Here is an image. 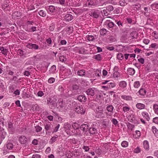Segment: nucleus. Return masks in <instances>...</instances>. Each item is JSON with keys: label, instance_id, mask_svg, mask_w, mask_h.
Segmentation results:
<instances>
[{"label": "nucleus", "instance_id": "f257e3e1", "mask_svg": "<svg viewBox=\"0 0 158 158\" xmlns=\"http://www.w3.org/2000/svg\"><path fill=\"white\" fill-rule=\"evenodd\" d=\"M75 111L81 114H84L85 112V110L83 108L82 105L76 104L75 106Z\"/></svg>", "mask_w": 158, "mask_h": 158}, {"label": "nucleus", "instance_id": "f03ea898", "mask_svg": "<svg viewBox=\"0 0 158 158\" xmlns=\"http://www.w3.org/2000/svg\"><path fill=\"white\" fill-rule=\"evenodd\" d=\"M47 101L48 104L51 106V108L52 109L56 106V103L54 99H52L49 98L47 99Z\"/></svg>", "mask_w": 158, "mask_h": 158}, {"label": "nucleus", "instance_id": "7ed1b4c3", "mask_svg": "<svg viewBox=\"0 0 158 158\" xmlns=\"http://www.w3.org/2000/svg\"><path fill=\"white\" fill-rule=\"evenodd\" d=\"M95 89L94 88H89L85 92L86 94L90 96H93L95 94Z\"/></svg>", "mask_w": 158, "mask_h": 158}, {"label": "nucleus", "instance_id": "20e7f679", "mask_svg": "<svg viewBox=\"0 0 158 158\" xmlns=\"http://www.w3.org/2000/svg\"><path fill=\"white\" fill-rule=\"evenodd\" d=\"M8 129L10 134H13L15 130L14 127L13 126V123L11 122H9L8 123Z\"/></svg>", "mask_w": 158, "mask_h": 158}, {"label": "nucleus", "instance_id": "39448f33", "mask_svg": "<svg viewBox=\"0 0 158 158\" xmlns=\"http://www.w3.org/2000/svg\"><path fill=\"white\" fill-rule=\"evenodd\" d=\"M27 47L30 49H37L39 48V46L35 44H32L31 43L28 44L27 46Z\"/></svg>", "mask_w": 158, "mask_h": 158}, {"label": "nucleus", "instance_id": "423d86ee", "mask_svg": "<svg viewBox=\"0 0 158 158\" xmlns=\"http://www.w3.org/2000/svg\"><path fill=\"white\" fill-rule=\"evenodd\" d=\"M106 23L107 24L108 28H112L113 27H115V29L118 28L117 26L114 25V23L112 22H109V21H107Z\"/></svg>", "mask_w": 158, "mask_h": 158}, {"label": "nucleus", "instance_id": "0eeeda50", "mask_svg": "<svg viewBox=\"0 0 158 158\" xmlns=\"http://www.w3.org/2000/svg\"><path fill=\"white\" fill-rule=\"evenodd\" d=\"M77 99L81 102H85L86 101L87 98L84 95H80L78 96Z\"/></svg>", "mask_w": 158, "mask_h": 158}, {"label": "nucleus", "instance_id": "6e6552de", "mask_svg": "<svg viewBox=\"0 0 158 158\" xmlns=\"http://www.w3.org/2000/svg\"><path fill=\"white\" fill-rule=\"evenodd\" d=\"M19 140L21 144H24L27 142V139L24 136H21L19 138Z\"/></svg>", "mask_w": 158, "mask_h": 158}, {"label": "nucleus", "instance_id": "1a4fd4ad", "mask_svg": "<svg viewBox=\"0 0 158 158\" xmlns=\"http://www.w3.org/2000/svg\"><path fill=\"white\" fill-rule=\"evenodd\" d=\"M86 4L88 6H95L96 5V4L95 2H94L93 1L88 0L86 2Z\"/></svg>", "mask_w": 158, "mask_h": 158}, {"label": "nucleus", "instance_id": "9d476101", "mask_svg": "<svg viewBox=\"0 0 158 158\" xmlns=\"http://www.w3.org/2000/svg\"><path fill=\"white\" fill-rule=\"evenodd\" d=\"M81 129L83 131L86 132L89 131L88 125L86 124H83L81 126Z\"/></svg>", "mask_w": 158, "mask_h": 158}, {"label": "nucleus", "instance_id": "9b49d317", "mask_svg": "<svg viewBox=\"0 0 158 158\" xmlns=\"http://www.w3.org/2000/svg\"><path fill=\"white\" fill-rule=\"evenodd\" d=\"M73 19V16L70 14H68L65 16V20L67 21H71Z\"/></svg>", "mask_w": 158, "mask_h": 158}, {"label": "nucleus", "instance_id": "f8f14e48", "mask_svg": "<svg viewBox=\"0 0 158 158\" xmlns=\"http://www.w3.org/2000/svg\"><path fill=\"white\" fill-rule=\"evenodd\" d=\"M47 10H48L51 12H53L56 10L55 7L53 6H50L46 7Z\"/></svg>", "mask_w": 158, "mask_h": 158}, {"label": "nucleus", "instance_id": "ddd939ff", "mask_svg": "<svg viewBox=\"0 0 158 158\" xmlns=\"http://www.w3.org/2000/svg\"><path fill=\"white\" fill-rule=\"evenodd\" d=\"M127 72L128 74L130 75H133L135 74V71L134 69L130 68L128 69L127 70Z\"/></svg>", "mask_w": 158, "mask_h": 158}, {"label": "nucleus", "instance_id": "4468645a", "mask_svg": "<svg viewBox=\"0 0 158 158\" xmlns=\"http://www.w3.org/2000/svg\"><path fill=\"white\" fill-rule=\"evenodd\" d=\"M136 107L139 109H144L145 107V105L141 103H138L136 105Z\"/></svg>", "mask_w": 158, "mask_h": 158}, {"label": "nucleus", "instance_id": "2eb2a0df", "mask_svg": "<svg viewBox=\"0 0 158 158\" xmlns=\"http://www.w3.org/2000/svg\"><path fill=\"white\" fill-rule=\"evenodd\" d=\"M143 145L145 149L146 150H148L149 149L148 142L147 140H145L143 142Z\"/></svg>", "mask_w": 158, "mask_h": 158}, {"label": "nucleus", "instance_id": "dca6fc26", "mask_svg": "<svg viewBox=\"0 0 158 158\" xmlns=\"http://www.w3.org/2000/svg\"><path fill=\"white\" fill-rule=\"evenodd\" d=\"M1 131L2 132L1 135V138L2 139L1 140L2 141V139H4L5 138V135H6V133L4 131V129L2 128L1 129Z\"/></svg>", "mask_w": 158, "mask_h": 158}, {"label": "nucleus", "instance_id": "f3484780", "mask_svg": "<svg viewBox=\"0 0 158 158\" xmlns=\"http://www.w3.org/2000/svg\"><path fill=\"white\" fill-rule=\"evenodd\" d=\"M89 133L91 134H94L96 133L97 130L96 128L94 127H90L89 129Z\"/></svg>", "mask_w": 158, "mask_h": 158}, {"label": "nucleus", "instance_id": "a211bd4d", "mask_svg": "<svg viewBox=\"0 0 158 158\" xmlns=\"http://www.w3.org/2000/svg\"><path fill=\"white\" fill-rule=\"evenodd\" d=\"M106 108L108 112H110L111 113L113 112L114 108L112 105H108L107 106Z\"/></svg>", "mask_w": 158, "mask_h": 158}, {"label": "nucleus", "instance_id": "6ab92c4d", "mask_svg": "<svg viewBox=\"0 0 158 158\" xmlns=\"http://www.w3.org/2000/svg\"><path fill=\"white\" fill-rule=\"evenodd\" d=\"M127 85V83L124 81H122L119 82V85L120 87L123 88L126 87Z\"/></svg>", "mask_w": 158, "mask_h": 158}, {"label": "nucleus", "instance_id": "aec40b11", "mask_svg": "<svg viewBox=\"0 0 158 158\" xmlns=\"http://www.w3.org/2000/svg\"><path fill=\"white\" fill-rule=\"evenodd\" d=\"M90 16L93 17L95 18H97L99 17V14L98 12L94 11L91 12Z\"/></svg>", "mask_w": 158, "mask_h": 158}, {"label": "nucleus", "instance_id": "412c9836", "mask_svg": "<svg viewBox=\"0 0 158 158\" xmlns=\"http://www.w3.org/2000/svg\"><path fill=\"white\" fill-rule=\"evenodd\" d=\"M142 114L143 116L147 120V121L149 120L150 119V118L149 117L148 114L147 112H143L142 113Z\"/></svg>", "mask_w": 158, "mask_h": 158}, {"label": "nucleus", "instance_id": "4be33fe9", "mask_svg": "<svg viewBox=\"0 0 158 158\" xmlns=\"http://www.w3.org/2000/svg\"><path fill=\"white\" fill-rule=\"evenodd\" d=\"M56 66L55 65L52 66L50 69L49 72L50 73H54L56 71Z\"/></svg>", "mask_w": 158, "mask_h": 158}, {"label": "nucleus", "instance_id": "5701e85b", "mask_svg": "<svg viewBox=\"0 0 158 158\" xmlns=\"http://www.w3.org/2000/svg\"><path fill=\"white\" fill-rule=\"evenodd\" d=\"M0 50L1 51L2 53L4 55H6L7 52V50L4 48L3 47H0Z\"/></svg>", "mask_w": 158, "mask_h": 158}, {"label": "nucleus", "instance_id": "b1692460", "mask_svg": "<svg viewBox=\"0 0 158 158\" xmlns=\"http://www.w3.org/2000/svg\"><path fill=\"white\" fill-rule=\"evenodd\" d=\"M85 70L83 69L78 71L77 72L78 75L81 76H83L85 75Z\"/></svg>", "mask_w": 158, "mask_h": 158}, {"label": "nucleus", "instance_id": "393cba45", "mask_svg": "<svg viewBox=\"0 0 158 158\" xmlns=\"http://www.w3.org/2000/svg\"><path fill=\"white\" fill-rule=\"evenodd\" d=\"M107 30L105 28H102L100 30V33L101 35H104L106 34L107 32Z\"/></svg>", "mask_w": 158, "mask_h": 158}, {"label": "nucleus", "instance_id": "a878e982", "mask_svg": "<svg viewBox=\"0 0 158 158\" xmlns=\"http://www.w3.org/2000/svg\"><path fill=\"white\" fill-rule=\"evenodd\" d=\"M146 90L143 88L141 89L139 91V94L141 95H144L146 93Z\"/></svg>", "mask_w": 158, "mask_h": 158}, {"label": "nucleus", "instance_id": "bb28decb", "mask_svg": "<svg viewBox=\"0 0 158 158\" xmlns=\"http://www.w3.org/2000/svg\"><path fill=\"white\" fill-rule=\"evenodd\" d=\"M153 109L155 112L158 114V105L156 104H154L153 106Z\"/></svg>", "mask_w": 158, "mask_h": 158}, {"label": "nucleus", "instance_id": "cd10ccee", "mask_svg": "<svg viewBox=\"0 0 158 158\" xmlns=\"http://www.w3.org/2000/svg\"><path fill=\"white\" fill-rule=\"evenodd\" d=\"M121 98H122L127 100H131V97L128 96H126V95H122L121 96Z\"/></svg>", "mask_w": 158, "mask_h": 158}, {"label": "nucleus", "instance_id": "c85d7f7f", "mask_svg": "<svg viewBox=\"0 0 158 158\" xmlns=\"http://www.w3.org/2000/svg\"><path fill=\"white\" fill-rule=\"evenodd\" d=\"M96 111L98 113H102L103 111V107L102 106H99L96 109Z\"/></svg>", "mask_w": 158, "mask_h": 158}, {"label": "nucleus", "instance_id": "c756f323", "mask_svg": "<svg viewBox=\"0 0 158 158\" xmlns=\"http://www.w3.org/2000/svg\"><path fill=\"white\" fill-rule=\"evenodd\" d=\"M151 6L152 9L155 10L156 9H158V3H154L152 4Z\"/></svg>", "mask_w": 158, "mask_h": 158}, {"label": "nucleus", "instance_id": "7c9ffc66", "mask_svg": "<svg viewBox=\"0 0 158 158\" xmlns=\"http://www.w3.org/2000/svg\"><path fill=\"white\" fill-rule=\"evenodd\" d=\"M64 127L67 129L69 130L71 127V126L69 123H67L64 124Z\"/></svg>", "mask_w": 158, "mask_h": 158}, {"label": "nucleus", "instance_id": "2f4dec72", "mask_svg": "<svg viewBox=\"0 0 158 158\" xmlns=\"http://www.w3.org/2000/svg\"><path fill=\"white\" fill-rule=\"evenodd\" d=\"M136 31H133L130 33V36L132 37V38L133 39L135 38V36L136 35Z\"/></svg>", "mask_w": 158, "mask_h": 158}, {"label": "nucleus", "instance_id": "473e14b6", "mask_svg": "<svg viewBox=\"0 0 158 158\" xmlns=\"http://www.w3.org/2000/svg\"><path fill=\"white\" fill-rule=\"evenodd\" d=\"M133 6H134V10H139L140 9L141 7V5L139 4H135L134 5H133Z\"/></svg>", "mask_w": 158, "mask_h": 158}, {"label": "nucleus", "instance_id": "72a5a7b5", "mask_svg": "<svg viewBox=\"0 0 158 158\" xmlns=\"http://www.w3.org/2000/svg\"><path fill=\"white\" fill-rule=\"evenodd\" d=\"M13 144L11 143H9L6 144V147L8 149H11L13 148Z\"/></svg>", "mask_w": 158, "mask_h": 158}, {"label": "nucleus", "instance_id": "f704fd0d", "mask_svg": "<svg viewBox=\"0 0 158 158\" xmlns=\"http://www.w3.org/2000/svg\"><path fill=\"white\" fill-rule=\"evenodd\" d=\"M117 58L120 60H122L123 59V56L122 54V53H118L117 54Z\"/></svg>", "mask_w": 158, "mask_h": 158}, {"label": "nucleus", "instance_id": "c9c22d12", "mask_svg": "<svg viewBox=\"0 0 158 158\" xmlns=\"http://www.w3.org/2000/svg\"><path fill=\"white\" fill-rule=\"evenodd\" d=\"M106 10L110 12L113 10L114 8L112 5H109L106 7Z\"/></svg>", "mask_w": 158, "mask_h": 158}, {"label": "nucleus", "instance_id": "e433bc0d", "mask_svg": "<svg viewBox=\"0 0 158 158\" xmlns=\"http://www.w3.org/2000/svg\"><path fill=\"white\" fill-rule=\"evenodd\" d=\"M59 59L60 61L64 62L66 60V59L63 56H60L59 58Z\"/></svg>", "mask_w": 158, "mask_h": 158}, {"label": "nucleus", "instance_id": "4c0bfd02", "mask_svg": "<svg viewBox=\"0 0 158 158\" xmlns=\"http://www.w3.org/2000/svg\"><path fill=\"white\" fill-rule=\"evenodd\" d=\"M39 15L42 16L44 17L46 16V13L43 10H40L39 12Z\"/></svg>", "mask_w": 158, "mask_h": 158}, {"label": "nucleus", "instance_id": "58836bf2", "mask_svg": "<svg viewBox=\"0 0 158 158\" xmlns=\"http://www.w3.org/2000/svg\"><path fill=\"white\" fill-rule=\"evenodd\" d=\"M95 38L93 35H88L87 39L89 41H92L94 40Z\"/></svg>", "mask_w": 158, "mask_h": 158}, {"label": "nucleus", "instance_id": "ea45409f", "mask_svg": "<svg viewBox=\"0 0 158 158\" xmlns=\"http://www.w3.org/2000/svg\"><path fill=\"white\" fill-rule=\"evenodd\" d=\"M140 83L139 81H136L134 83V86L136 88H138L140 86Z\"/></svg>", "mask_w": 158, "mask_h": 158}, {"label": "nucleus", "instance_id": "a19ab883", "mask_svg": "<svg viewBox=\"0 0 158 158\" xmlns=\"http://www.w3.org/2000/svg\"><path fill=\"white\" fill-rule=\"evenodd\" d=\"M121 145L123 147H127L128 145V142L126 141H123L121 143Z\"/></svg>", "mask_w": 158, "mask_h": 158}, {"label": "nucleus", "instance_id": "79ce46f5", "mask_svg": "<svg viewBox=\"0 0 158 158\" xmlns=\"http://www.w3.org/2000/svg\"><path fill=\"white\" fill-rule=\"evenodd\" d=\"M95 59L98 60H101V56L100 54H98L95 56Z\"/></svg>", "mask_w": 158, "mask_h": 158}, {"label": "nucleus", "instance_id": "37998d69", "mask_svg": "<svg viewBox=\"0 0 158 158\" xmlns=\"http://www.w3.org/2000/svg\"><path fill=\"white\" fill-rule=\"evenodd\" d=\"M152 35L154 36L156 39L158 38V33H157L156 31H154L152 33Z\"/></svg>", "mask_w": 158, "mask_h": 158}, {"label": "nucleus", "instance_id": "c03bdc74", "mask_svg": "<svg viewBox=\"0 0 158 158\" xmlns=\"http://www.w3.org/2000/svg\"><path fill=\"white\" fill-rule=\"evenodd\" d=\"M128 128L129 129L132 130L133 128L134 127V125L131 124L130 123H128L127 124Z\"/></svg>", "mask_w": 158, "mask_h": 158}, {"label": "nucleus", "instance_id": "a18cd8bd", "mask_svg": "<svg viewBox=\"0 0 158 158\" xmlns=\"http://www.w3.org/2000/svg\"><path fill=\"white\" fill-rule=\"evenodd\" d=\"M36 131V132H40L42 130V128L39 126H37L35 127Z\"/></svg>", "mask_w": 158, "mask_h": 158}, {"label": "nucleus", "instance_id": "49530a36", "mask_svg": "<svg viewBox=\"0 0 158 158\" xmlns=\"http://www.w3.org/2000/svg\"><path fill=\"white\" fill-rule=\"evenodd\" d=\"M152 131L154 134H156L158 133V131L155 126H153L152 127Z\"/></svg>", "mask_w": 158, "mask_h": 158}, {"label": "nucleus", "instance_id": "de8ad7c7", "mask_svg": "<svg viewBox=\"0 0 158 158\" xmlns=\"http://www.w3.org/2000/svg\"><path fill=\"white\" fill-rule=\"evenodd\" d=\"M51 128V125L50 124H47L45 126V129L46 130H49Z\"/></svg>", "mask_w": 158, "mask_h": 158}, {"label": "nucleus", "instance_id": "09e8293b", "mask_svg": "<svg viewBox=\"0 0 158 158\" xmlns=\"http://www.w3.org/2000/svg\"><path fill=\"white\" fill-rule=\"evenodd\" d=\"M108 84L109 85L108 86H109V89L113 88L115 85V84L114 83H109Z\"/></svg>", "mask_w": 158, "mask_h": 158}, {"label": "nucleus", "instance_id": "8fccbe9b", "mask_svg": "<svg viewBox=\"0 0 158 158\" xmlns=\"http://www.w3.org/2000/svg\"><path fill=\"white\" fill-rule=\"evenodd\" d=\"M55 81V79L53 77H51L48 80V82L50 83H53Z\"/></svg>", "mask_w": 158, "mask_h": 158}, {"label": "nucleus", "instance_id": "3c124183", "mask_svg": "<svg viewBox=\"0 0 158 158\" xmlns=\"http://www.w3.org/2000/svg\"><path fill=\"white\" fill-rule=\"evenodd\" d=\"M119 74V73L118 72H114L113 73V77H118Z\"/></svg>", "mask_w": 158, "mask_h": 158}, {"label": "nucleus", "instance_id": "603ef678", "mask_svg": "<svg viewBox=\"0 0 158 158\" xmlns=\"http://www.w3.org/2000/svg\"><path fill=\"white\" fill-rule=\"evenodd\" d=\"M134 153H138L140 152V149L139 147H137L136 148H135L134 151Z\"/></svg>", "mask_w": 158, "mask_h": 158}, {"label": "nucleus", "instance_id": "864d4df0", "mask_svg": "<svg viewBox=\"0 0 158 158\" xmlns=\"http://www.w3.org/2000/svg\"><path fill=\"white\" fill-rule=\"evenodd\" d=\"M60 125L59 124H57V125L55 127L54 129V130L52 132V133H53L54 132H56L57 131L58 129L59 128V127H60Z\"/></svg>", "mask_w": 158, "mask_h": 158}, {"label": "nucleus", "instance_id": "5fc2aeb1", "mask_svg": "<svg viewBox=\"0 0 158 158\" xmlns=\"http://www.w3.org/2000/svg\"><path fill=\"white\" fill-rule=\"evenodd\" d=\"M82 149H84L85 152H88L89 149L88 146H84L82 147Z\"/></svg>", "mask_w": 158, "mask_h": 158}, {"label": "nucleus", "instance_id": "6e6d98bb", "mask_svg": "<svg viewBox=\"0 0 158 158\" xmlns=\"http://www.w3.org/2000/svg\"><path fill=\"white\" fill-rule=\"evenodd\" d=\"M130 110V108L127 106H124L123 108V110L125 112L129 111Z\"/></svg>", "mask_w": 158, "mask_h": 158}, {"label": "nucleus", "instance_id": "4d7b16f0", "mask_svg": "<svg viewBox=\"0 0 158 158\" xmlns=\"http://www.w3.org/2000/svg\"><path fill=\"white\" fill-rule=\"evenodd\" d=\"M37 95L39 96L42 97L44 95V93L42 91H40L38 92Z\"/></svg>", "mask_w": 158, "mask_h": 158}, {"label": "nucleus", "instance_id": "13d9d810", "mask_svg": "<svg viewBox=\"0 0 158 158\" xmlns=\"http://www.w3.org/2000/svg\"><path fill=\"white\" fill-rule=\"evenodd\" d=\"M32 143L34 145H36L38 144V140L35 139H34L32 142Z\"/></svg>", "mask_w": 158, "mask_h": 158}, {"label": "nucleus", "instance_id": "bf43d9fd", "mask_svg": "<svg viewBox=\"0 0 158 158\" xmlns=\"http://www.w3.org/2000/svg\"><path fill=\"white\" fill-rule=\"evenodd\" d=\"M138 61L141 64H143L144 63V60L143 58H140L138 59Z\"/></svg>", "mask_w": 158, "mask_h": 158}, {"label": "nucleus", "instance_id": "052dcab7", "mask_svg": "<svg viewBox=\"0 0 158 158\" xmlns=\"http://www.w3.org/2000/svg\"><path fill=\"white\" fill-rule=\"evenodd\" d=\"M112 121L114 125H116L118 123V121L115 118H113L112 120Z\"/></svg>", "mask_w": 158, "mask_h": 158}, {"label": "nucleus", "instance_id": "680f3d73", "mask_svg": "<svg viewBox=\"0 0 158 158\" xmlns=\"http://www.w3.org/2000/svg\"><path fill=\"white\" fill-rule=\"evenodd\" d=\"M73 89L74 90H77L79 89V86L77 85H74L72 86Z\"/></svg>", "mask_w": 158, "mask_h": 158}, {"label": "nucleus", "instance_id": "e2e57ef3", "mask_svg": "<svg viewBox=\"0 0 158 158\" xmlns=\"http://www.w3.org/2000/svg\"><path fill=\"white\" fill-rule=\"evenodd\" d=\"M153 122L156 123L158 124V117H156L155 118H154L153 119Z\"/></svg>", "mask_w": 158, "mask_h": 158}, {"label": "nucleus", "instance_id": "0e129e2a", "mask_svg": "<svg viewBox=\"0 0 158 158\" xmlns=\"http://www.w3.org/2000/svg\"><path fill=\"white\" fill-rule=\"evenodd\" d=\"M32 158H41L40 156L38 154L33 155L32 156Z\"/></svg>", "mask_w": 158, "mask_h": 158}, {"label": "nucleus", "instance_id": "69168bd1", "mask_svg": "<svg viewBox=\"0 0 158 158\" xmlns=\"http://www.w3.org/2000/svg\"><path fill=\"white\" fill-rule=\"evenodd\" d=\"M59 3L62 5H65V0H59Z\"/></svg>", "mask_w": 158, "mask_h": 158}, {"label": "nucleus", "instance_id": "338daca9", "mask_svg": "<svg viewBox=\"0 0 158 158\" xmlns=\"http://www.w3.org/2000/svg\"><path fill=\"white\" fill-rule=\"evenodd\" d=\"M119 5L122 6H124L126 5L123 1H119Z\"/></svg>", "mask_w": 158, "mask_h": 158}, {"label": "nucleus", "instance_id": "774afa93", "mask_svg": "<svg viewBox=\"0 0 158 158\" xmlns=\"http://www.w3.org/2000/svg\"><path fill=\"white\" fill-rule=\"evenodd\" d=\"M52 41V40H51V39L50 38H48V39H47L46 40L47 43L49 44H51Z\"/></svg>", "mask_w": 158, "mask_h": 158}]
</instances>
